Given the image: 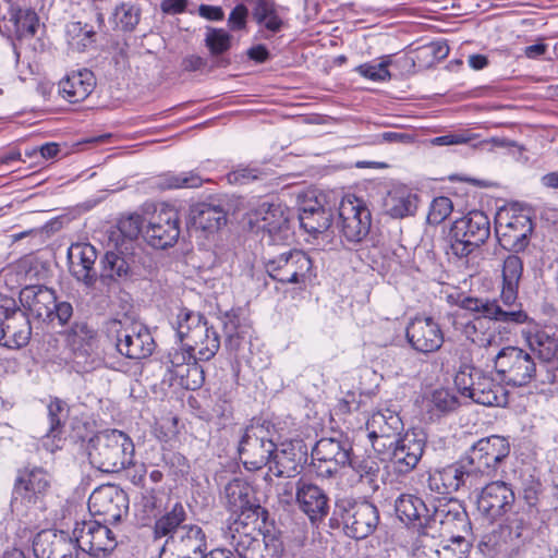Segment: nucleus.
<instances>
[{"label": "nucleus", "instance_id": "obj_1", "mask_svg": "<svg viewBox=\"0 0 558 558\" xmlns=\"http://www.w3.org/2000/svg\"><path fill=\"white\" fill-rule=\"evenodd\" d=\"M532 353L519 347H505L494 357V367L500 379L513 387H523L537 376V363L535 357L544 363H549L556 355L557 344L546 335H535L530 340Z\"/></svg>", "mask_w": 558, "mask_h": 558}, {"label": "nucleus", "instance_id": "obj_2", "mask_svg": "<svg viewBox=\"0 0 558 558\" xmlns=\"http://www.w3.org/2000/svg\"><path fill=\"white\" fill-rule=\"evenodd\" d=\"M134 452L131 437L118 429L99 432L87 444L90 464L106 473H117L132 465Z\"/></svg>", "mask_w": 558, "mask_h": 558}, {"label": "nucleus", "instance_id": "obj_3", "mask_svg": "<svg viewBox=\"0 0 558 558\" xmlns=\"http://www.w3.org/2000/svg\"><path fill=\"white\" fill-rule=\"evenodd\" d=\"M490 235V221L480 210L457 219L445 236V251L449 258H464L483 245Z\"/></svg>", "mask_w": 558, "mask_h": 558}, {"label": "nucleus", "instance_id": "obj_4", "mask_svg": "<svg viewBox=\"0 0 558 558\" xmlns=\"http://www.w3.org/2000/svg\"><path fill=\"white\" fill-rule=\"evenodd\" d=\"M459 305L461 310L478 314V317L475 319H468L461 331L466 339L478 347H490L496 341L495 336L478 332V329L483 325L482 318L514 324H522L527 319V315L523 311L513 308L504 310L496 300L490 301L487 299L465 296L460 301Z\"/></svg>", "mask_w": 558, "mask_h": 558}, {"label": "nucleus", "instance_id": "obj_5", "mask_svg": "<svg viewBox=\"0 0 558 558\" xmlns=\"http://www.w3.org/2000/svg\"><path fill=\"white\" fill-rule=\"evenodd\" d=\"M510 453V444L504 436L492 435L474 442L461 460L480 487L494 477L501 462Z\"/></svg>", "mask_w": 558, "mask_h": 558}, {"label": "nucleus", "instance_id": "obj_6", "mask_svg": "<svg viewBox=\"0 0 558 558\" xmlns=\"http://www.w3.org/2000/svg\"><path fill=\"white\" fill-rule=\"evenodd\" d=\"M425 529L450 535L452 544L469 547L464 534L471 531V522L463 505L454 498H437L428 502Z\"/></svg>", "mask_w": 558, "mask_h": 558}, {"label": "nucleus", "instance_id": "obj_7", "mask_svg": "<svg viewBox=\"0 0 558 558\" xmlns=\"http://www.w3.org/2000/svg\"><path fill=\"white\" fill-rule=\"evenodd\" d=\"M458 391L485 407H504L508 403V391L481 368L463 364L454 376Z\"/></svg>", "mask_w": 558, "mask_h": 558}, {"label": "nucleus", "instance_id": "obj_8", "mask_svg": "<svg viewBox=\"0 0 558 558\" xmlns=\"http://www.w3.org/2000/svg\"><path fill=\"white\" fill-rule=\"evenodd\" d=\"M333 517L344 534L353 539L372 535L379 524V510L365 499L341 498L336 501Z\"/></svg>", "mask_w": 558, "mask_h": 558}, {"label": "nucleus", "instance_id": "obj_9", "mask_svg": "<svg viewBox=\"0 0 558 558\" xmlns=\"http://www.w3.org/2000/svg\"><path fill=\"white\" fill-rule=\"evenodd\" d=\"M263 260L268 276L282 284L302 288L315 277L313 260L302 250H288L274 256L266 254Z\"/></svg>", "mask_w": 558, "mask_h": 558}, {"label": "nucleus", "instance_id": "obj_10", "mask_svg": "<svg viewBox=\"0 0 558 558\" xmlns=\"http://www.w3.org/2000/svg\"><path fill=\"white\" fill-rule=\"evenodd\" d=\"M51 488V476L41 466L27 465L17 470L10 506L13 512L24 514L41 507Z\"/></svg>", "mask_w": 558, "mask_h": 558}, {"label": "nucleus", "instance_id": "obj_11", "mask_svg": "<svg viewBox=\"0 0 558 558\" xmlns=\"http://www.w3.org/2000/svg\"><path fill=\"white\" fill-rule=\"evenodd\" d=\"M336 226L342 242L348 245L366 242L372 228V213L366 202L353 194L343 196L339 203Z\"/></svg>", "mask_w": 558, "mask_h": 558}, {"label": "nucleus", "instance_id": "obj_12", "mask_svg": "<svg viewBox=\"0 0 558 558\" xmlns=\"http://www.w3.org/2000/svg\"><path fill=\"white\" fill-rule=\"evenodd\" d=\"M276 444L271 433L264 423H252L246 426L239 441L238 452L247 471H258L270 463Z\"/></svg>", "mask_w": 558, "mask_h": 558}, {"label": "nucleus", "instance_id": "obj_13", "mask_svg": "<svg viewBox=\"0 0 558 558\" xmlns=\"http://www.w3.org/2000/svg\"><path fill=\"white\" fill-rule=\"evenodd\" d=\"M32 337V325L27 312L5 299L0 303V345L11 350L24 348Z\"/></svg>", "mask_w": 558, "mask_h": 558}, {"label": "nucleus", "instance_id": "obj_14", "mask_svg": "<svg viewBox=\"0 0 558 558\" xmlns=\"http://www.w3.org/2000/svg\"><path fill=\"white\" fill-rule=\"evenodd\" d=\"M77 550H83L94 558H104L117 547L113 532L97 520L76 522L73 530Z\"/></svg>", "mask_w": 558, "mask_h": 558}, {"label": "nucleus", "instance_id": "obj_15", "mask_svg": "<svg viewBox=\"0 0 558 558\" xmlns=\"http://www.w3.org/2000/svg\"><path fill=\"white\" fill-rule=\"evenodd\" d=\"M180 235V215L170 205L162 204L150 216L144 230V238L155 248H167L177 243Z\"/></svg>", "mask_w": 558, "mask_h": 558}, {"label": "nucleus", "instance_id": "obj_16", "mask_svg": "<svg viewBox=\"0 0 558 558\" xmlns=\"http://www.w3.org/2000/svg\"><path fill=\"white\" fill-rule=\"evenodd\" d=\"M111 329L116 331V347L120 354L128 359L141 360L150 356L156 343L150 331L138 324L123 327L121 322L113 320Z\"/></svg>", "mask_w": 558, "mask_h": 558}, {"label": "nucleus", "instance_id": "obj_17", "mask_svg": "<svg viewBox=\"0 0 558 558\" xmlns=\"http://www.w3.org/2000/svg\"><path fill=\"white\" fill-rule=\"evenodd\" d=\"M207 550V536L197 524H185L167 538L159 558H203Z\"/></svg>", "mask_w": 558, "mask_h": 558}, {"label": "nucleus", "instance_id": "obj_18", "mask_svg": "<svg viewBox=\"0 0 558 558\" xmlns=\"http://www.w3.org/2000/svg\"><path fill=\"white\" fill-rule=\"evenodd\" d=\"M495 229L500 246L509 252L519 253L527 247L534 227L532 219L525 214H499Z\"/></svg>", "mask_w": 558, "mask_h": 558}, {"label": "nucleus", "instance_id": "obj_19", "mask_svg": "<svg viewBox=\"0 0 558 558\" xmlns=\"http://www.w3.org/2000/svg\"><path fill=\"white\" fill-rule=\"evenodd\" d=\"M477 492V509L492 522L510 511L515 501L512 487L504 481L485 482Z\"/></svg>", "mask_w": 558, "mask_h": 558}, {"label": "nucleus", "instance_id": "obj_20", "mask_svg": "<svg viewBox=\"0 0 558 558\" xmlns=\"http://www.w3.org/2000/svg\"><path fill=\"white\" fill-rule=\"evenodd\" d=\"M405 338L413 350L430 354L440 350L445 337L440 325L430 316H416L405 328Z\"/></svg>", "mask_w": 558, "mask_h": 558}, {"label": "nucleus", "instance_id": "obj_21", "mask_svg": "<svg viewBox=\"0 0 558 558\" xmlns=\"http://www.w3.org/2000/svg\"><path fill=\"white\" fill-rule=\"evenodd\" d=\"M427 488L440 495L458 492L460 488L478 490V486L469 473L461 458L442 469H437L428 474Z\"/></svg>", "mask_w": 558, "mask_h": 558}, {"label": "nucleus", "instance_id": "obj_22", "mask_svg": "<svg viewBox=\"0 0 558 558\" xmlns=\"http://www.w3.org/2000/svg\"><path fill=\"white\" fill-rule=\"evenodd\" d=\"M404 424L400 415L390 409L374 412L366 422L368 438L375 451L391 448L393 439L401 435Z\"/></svg>", "mask_w": 558, "mask_h": 558}, {"label": "nucleus", "instance_id": "obj_23", "mask_svg": "<svg viewBox=\"0 0 558 558\" xmlns=\"http://www.w3.org/2000/svg\"><path fill=\"white\" fill-rule=\"evenodd\" d=\"M88 509L93 515L102 518L105 523H116L126 514V494L112 485L95 489L88 498Z\"/></svg>", "mask_w": 558, "mask_h": 558}, {"label": "nucleus", "instance_id": "obj_24", "mask_svg": "<svg viewBox=\"0 0 558 558\" xmlns=\"http://www.w3.org/2000/svg\"><path fill=\"white\" fill-rule=\"evenodd\" d=\"M426 446V435L423 430L411 429L403 436L393 439L390 460L399 473L411 472L422 459Z\"/></svg>", "mask_w": 558, "mask_h": 558}, {"label": "nucleus", "instance_id": "obj_25", "mask_svg": "<svg viewBox=\"0 0 558 558\" xmlns=\"http://www.w3.org/2000/svg\"><path fill=\"white\" fill-rule=\"evenodd\" d=\"M268 511L262 506H255L253 511H244L229 525V543L236 555L251 546V543L259 538L263 533L259 525L265 523Z\"/></svg>", "mask_w": 558, "mask_h": 558}, {"label": "nucleus", "instance_id": "obj_26", "mask_svg": "<svg viewBox=\"0 0 558 558\" xmlns=\"http://www.w3.org/2000/svg\"><path fill=\"white\" fill-rule=\"evenodd\" d=\"M75 537L64 531L43 530L33 539L35 558H77Z\"/></svg>", "mask_w": 558, "mask_h": 558}, {"label": "nucleus", "instance_id": "obj_27", "mask_svg": "<svg viewBox=\"0 0 558 558\" xmlns=\"http://www.w3.org/2000/svg\"><path fill=\"white\" fill-rule=\"evenodd\" d=\"M295 501L312 524H318L329 513V497L318 485L301 477L295 483Z\"/></svg>", "mask_w": 558, "mask_h": 558}, {"label": "nucleus", "instance_id": "obj_28", "mask_svg": "<svg viewBox=\"0 0 558 558\" xmlns=\"http://www.w3.org/2000/svg\"><path fill=\"white\" fill-rule=\"evenodd\" d=\"M186 362V354L175 351L169 353L168 361L165 363L169 384L178 385L186 390H196L205 381L204 368L197 363V359Z\"/></svg>", "mask_w": 558, "mask_h": 558}, {"label": "nucleus", "instance_id": "obj_29", "mask_svg": "<svg viewBox=\"0 0 558 558\" xmlns=\"http://www.w3.org/2000/svg\"><path fill=\"white\" fill-rule=\"evenodd\" d=\"M257 228L276 240H286L290 234V210L279 203L263 202L253 213Z\"/></svg>", "mask_w": 558, "mask_h": 558}, {"label": "nucleus", "instance_id": "obj_30", "mask_svg": "<svg viewBox=\"0 0 558 558\" xmlns=\"http://www.w3.org/2000/svg\"><path fill=\"white\" fill-rule=\"evenodd\" d=\"M307 461L306 446L301 441L282 444L274 451L269 471L277 477H294L301 473Z\"/></svg>", "mask_w": 558, "mask_h": 558}, {"label": "nucleus", "instance_id": "obj_31", "mask_svg": "<svg viewBox=\"0 0 558 558\" xmlns=\"http://www.w3.org/2000/svg\"><path fill=\"white\" fill-rule=\"evenodd\" d=\"M69 269L77 281L93 287L98 278L95 268L97 251L89 243H74L68 250Z\"/></svg>", "mask_w": 558, "mask_h": 558}, {"label": "nucleus", "instance_id": "obj_32", "mask_svg": "<svg viewBox=\"0 0 558 558\" xmlns=\"http://www.w3.org/2000/svg\"><path fill=\"white\" fill-rule=\"evenodd\" d=\"M56 291L45 286H26L20 292V302L24 311L38 319L51 317V308L56 303Z\"/></svg>", "mask_w": 558, "mask_h": 558}, {"label": "nucleus", "instance_id": "obj_33", "mask_svg": "<svg viewBox=\"0 0 558 558\" xmlns=\"http://www.w3.org/2000/svg\"><path fill=\"white\" fill-rule=\"evenodd\" d=\"M96 86L94 73L87 69L73 71L59 82L60 95L71 104L86 99Z\"/></svg>", "mask_w": 558, "mask_h": 558}, {"label": "nucleus", "instance_id": "obj_34", "mask_svg": "<svg viewBox=\"0 0 558 558\" xmlns=\"http://www.w3.org/2000/svg\"><path fill=\"white\" fill-rule=\"evenodd\" d=\"M64 336L76 359L89 356L97 349V331L85 322L72 324Z\"/></svg>", "mask_w": 558, "mask_h": 558}, {"label": "nucleus", "instance_id": "obj_35", "mask_svg": "<svg viewBox=\"0 0 558 558\" xmlns=\"http://www.w3.org/2000/svg\"><path fill=\"white\" fill-rule=\"evenodd\" d=\"M502 286L500 299L509 307L513 306L518 299L520 280L523 275V262L515 254L508 255L502 263Z\"/></svg>", "mask_w": 558, "mask_h": 558}, {"label": "nucleus", "instance_id": "obj_36", "mask_svg": "<svg viewBox=\"0 0 558 558\" xmlns=\"http://www.w3.org/2000/svg\"><path fill=\"white\" fill-rule=\"evenodd\" d=\"M301 227L310 234L317 236L326 232L332 223L330 209L322 206L316 199L306 202L300 209Z\"/></svg>", "mask_w": 558, "mask_h": 558}, {"label": "nucleus", "instance_id": "obj_37", "mask_svg": "<svg viewBox=\"0 0 558 558\" xmlns=\"http://www.w3.org/2000/svg\"><path fill=\"white\" fill-rule=\"evenodd\" d=\"M192 225L204 231H217L227 222V213L218 204L197 203L190 209Z\"/></svg>", "mask_w": 558, "mask_h": 558}, {"label": "nucleus", "instance_id": "obj_38", "mask_svg": "<svg viewBox=\"0 0 558 558\" xmlns=\"http://www.w3.org/2000/svg\"><path fill=\"white\" fill-rule=\"evenodd\" d=\"M397 517L404 523L425 529L428 504L413 494H401L395 500Z\"/></svg>", "mask_w": 558, "mask_h": 558}, {"label": "nucleus", "instance_id": "obj_39", "mask_svg": "<svg viewBox=\"0 0 558 558\" xmlns=\"http://www.w3.org/2000/svg\"><path fill=\"white\" fill-rule=\"evenodd\" d=\"M251 497L252 487L242 478H233L223 488L225 505L235 514L253 511L255 506H260L253 502Z\"/></svg>", "mask_w": 558, "mask_h": 558}, {"label": "nucleus", "instance_id": "obj_40", "mask_svg": "<svg viewBox=\"0 0 558 558\" xmlns=\"http://www.w3.org/2000/svg\"><path fill=\"white\" fill-rule=\"evenodd\" d=\"M417 196L405 187L390 191L384 199L385 213L395 219H401L415 214Z\"/></svg>", "mask_w": 558, "mask_h": 558}, {"label": "nucleus", "instance_id": "obj_41", "mask_svg": "<svg viewBox=\"0 0 558 558\" xmlns=\"http://www.w3.org/2000/svg\"><path fill=\"white\" fill-rule=\"evenodd\" d=\"M208 324L204 315L186 307L181 308L177 315L175 331L181 343L190 340H198L202 332H207Z\"/></svg>", "mask_w": 558, "mask_h": 558}, {"label": "nucleus", "instance_id": "obj_42", "mask_svg": "<svg viewBox=\"0 0 558 558\" xmlns=\"http://www.w3.org/2000/svg\"><path fill=\"white\" fill-rule=\"evenodd\" d=\"M187 519V512L182 502L177 501L171 507H167L165 512L156 519L153 534L154 538L172 537L183 527Z\"/></svg>", "mask_w": 558, "mask_h": 558}, {"label": "nucleus", "instance_id": "obj_43", "mask_svg": "<svg viewBox=\"0 0 558 558\" xmlns=\"http://www.w3.org/2000/svg\"><path fill=\"white\" fill-rule=\"evenodd\" d=\"M220 348V338L218 332L208 327L207 332H202L198 340H190L184 342L183 349L187 354V359H197L198 361L211 360Z\"/></svg>", "mask_w": 558, "mask_h": 558}, {"label": "nucleus", "instance_id": "obj_44", "mask_svg": "<svg viewBox=\"0 0 558 558\" xmlns=\"http://www.w3.org/2000/svg\"><path fill=\"white\" fill-rule=\"evenodd\" d=\"M232 36L222 28L207 27L205 36V46L213 57L211 69L227 68L230 60L223 57V53L231 48Z\"/></svg>", "mask_w": 558, "mask_h": 558}, {"label": "nucleus", "instance_id": "obj_45", "mask_svg": "<svg viewBox=\"0 0 558 558\" xmlns=\"http://www.w3.org/2000/svg\"><path fill=\"white\" fill-rule=\"evenodd\" d=\"M352 447L345 439L322 438L312 450L313 459H328L343 464L350 462Z\"/></svg>", "mask_w": 558, "mask_h": 558}, {"label": "nucleus", "instance_id": "obj_46", "mask_svg": "<svg viewBox=\"0 0 558 558\" xmlns=\"http://www.w3.org/2000/svg\"><path fill=\"white\" fill-rule=\"evenodd\" d=\"M101 276L105 278L117 280L137 275L134 263L123 256L120 251H107L101 258Z\"/></svg>", "mask_w": 558, "mask_h": 558}, {"label": "nucleus", "instance_id": "obj_47", "mask_svg": "<svg viewBox=\"0 0 558 558\" xmlns=\"http://www.w3.org/2000/svg\"><path fill=\"white\" fill-rule=\"evenodd\" d=\"M282 554L283 544L280 538L275 535L263 534L238 556L240 558H281Z\"/></svg>", "mask_w": 558, "mask_h": 558}, {"label": "nucleus", "instance_id": "obj_48", "mask_svg": "<svg viewBox=\"0 0 558 558\" xmlns=\"http://www.w3.org/2000/svg\"><path fill=\"white\" fill-rule=\"evenodd\" d=\"M252 15L257 24L263 25L271 33H278L283 26V21L278 15L274 0H256Z\"/></svg>", "mask_w": 558, "mask_h": 558}, {"label": "nucleus", "instance_id": "obj_49", "mask_svg": "<svg viewBox=\"0 0 558 558\" xmlns=\"http://www.w3.org/2000/svg\"><path fill=\"white\" fill-rule=\"evenodd\" d=\"M10 22L13 23L19 39L33 37L38 26V15L32 9L16 8L11 10Z\"/></svg>", "mask_w": 558, "mask_h": 558}, {"label": "nucleus", "instance_id": "obj_50", "mask_svg": "<svg viewBox=\"0 0 558 558\" xmlns=\"http://www.w3.org/2000/svg\"><path fill=\"white\" fill-rule=\"evenodd\" d=\"M142 9L133 2H121L114 8L113 22L123 32H132L141 21Z\"/></svg>", "mask_w": 558, "mask_h": 558}, {"label": "nucleus", "instance_id": "obj_51", "mask_svg": "<svg viewBox=\"0 0 558 558\" xmlns=\"http://www.w3.org/2000/svg\"><path fill=\"white\" fill-rule=\"evenodd\" d=\"M204 180L194 171L181 173H166L156 182L160 190L195 189L202 186Z\"/></svg>", "mask_w": 558, "mask_h": 558}, {"label": "nucleus", "instance_id": "obj_52", "mask_svg": "<svg viewBox=\"0 0 558 558\" xmlns=\"http://www.w3.org/2000/svg\"><path fill=\"white\" fill-rule=\"evenodd\" d=\"M69 45L78 51H84L95 43L96 32L92 26L82 22H70L65 28Z\"/></svg>", "mask_w": 558, "mask_h": 558}, {"label": "nucleus", "instance_id": "obj_53", "mask_svg": "<svg viewBox=\"0 0 558 558\" xmlns=\"http://www.w3.org/2000/svg\"><path fill=\"white\" fill-rule=\"evenodd\" d=\"M68 417V404L59 398H53L48 404L49 429L47 436L59 437Z\"/></svg>", "mask_w": 558, "mask_h": 558}, {"label": "nucleus", "instance_id": "obj_54", "mask_svg": "<svg viewBox=\"0 0 558 558\" xmlns=\"http://www.w3.org/2000/svg\"><path fill=\"white\" fill-rule=\"evenodd\" d=\"M220 322L226 336V348L230 351H238L240 349L242 338L239 331V316L233 312H226L220 316Z\"/></svg>", "mask_w": 558, "mask_h": 558}, {"label": "nucleus", "instance_id": "obj_55", "mask_svg": "<svg viewBox=\"0 0 558 558\" xmlns=\"http://www.w3.org/2000/svg\"><path fill=\"white\" fill-rule=\"evenodd\" d=\"M359 475L360 481H366L368 484H375L379 473V464L371 457L359 458L350 457L347 464Z\"/></svg>", "mask_w": 558, "mask_h": 558}, {"label": "nucleus", "instance_id": "obj_56", "mask_svg": "<svg viewBox=\"0 0 558 558\" xmlns=\"http://www.w3.org/2000/svg\"><path fill=\"white\" fill-rule=\"evenodd\" d=\"M269 177L266 170L256 167H238L227 174V180L231 184H248L256 180H266Z\"/></svg>", "mask_w": 558, "mask_h": 558}, {"label": "nucleus", "instance_id": "obj_57", "mask_svg": "<svg viewBox=\"0 0 558 558\" xmlns=\"http://www.w3.org/2000/svg\"><path fill=\"white\" fill-rule=\"evenodd\" d=\"M390 64L389 57H385V59L377 63H364L359 65L355 71L365 78H368L374 82H384L390 78V72L388 66Z\"/></svg>", "mask_w": 558, "mask_h": 558}, {"label": "nucleus", "instance_id": "obj_58", "mask_svg": "<svg viewBox=\"0 0 558 558\" xmlns=\"http://www.w3.org/2000/svg\"><path fill=\"white\" fill-rule=\"evenodd\" d=\"M453 210L452 202L449 197L439 196L433 199L427 221L429 225H439L445 221Z\"/></svg>", "mask_w": 558, "mask_h": 558}, {"label": "nucleus", "instance_id": "obj_59", "mask_svg": "<svg viewBox=\"0 0 558 558\" xmlns=\"http://www.w3.org/2000/svg\"><path fill=\"white\" fill-rule=\"evenodd\" d=\"M536 517V512L517 511L508 518V529L510 534H513L515 538L524 536V532L529 531L532 524V518Z\"/></svg>", "mask_w": 558, "mask_h": 558}, {"label": "nucleus", "instance_id": "obj_60", "mask_svg": "<svg viewBox=\"0 0 558 558\" xmlns=\"http://www.w3.org/2000/svg\"><path fill=\"white\" fill-rule=\"evenodd\" d=\"M430 402L440 413H448L459 405L457 397L447 389H437L433 392Z\"/></svg>", "mask_w": 558, "mask_h": 558}, {"label": "nucleus", "instance_id": "obj_61", "mask_svg": "<svg viewBox=\"0 0 558 558\" xmlns=\"http://www.w3.org/2000/svg\"><path fill=\"white\" fill-rule=\"evenodd\" d=\"M119 230L128 240L136 239L143 231V218L141 215L133 214L119 221Z\"/></svg>", "mask_w": 558, "mask_h": 558}, {"label": "nucleus", "instance_id": "obj_62", "mask_svg": "<svg viewBox=\"0 0 558 558\" xmlns=\"http://www.w3.org/2000/svg\"><path fill=\"white\" fill-rule=\"evenodd\" d=\"M312 466L313 471L318 477L331 478L335 477L338 472L347 465L333 460L312 458Z\"/></svg>", "mask_w": 558, "mask_h": 558}, {"label": "nucleus", "instance_id": "obj_63", "mask_svg": "<svg viewBox=\"0 0 558 558\" xmlns=\"http://www.w3.org/2000/svg\"><path fill=\"white\" fill-rule=\"evenodd\" d=\"M72 316V304L66 301H58V298L56 296V303H53V307L51 308V317H48V320L52 323L57 319L58 325L65 326L69 324Z\"/></svg>", "mask_w": 558, "mask_h": 558}, {"label": "nucleus", "instance_id": "obj_64", "mask_svg": "<svg viewBox=\"0 0 558 558\" xmlns=\"http://www.w3.org/2000/svg\"><path fill=\"white\" fill-rule=\"evenodd\" d=\"M449 53V47L445 40L432 41L418 48V54L432 57V61L444 60Z\"/></svg>", "mask_w": 558, "mask_h": 558}]
</instances>
